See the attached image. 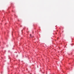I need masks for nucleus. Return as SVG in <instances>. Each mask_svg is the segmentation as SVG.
Wrapping results in <instances>:
<instances>
[{"label": "nucleus", "mask_w": 74, "mask_h": 74, "mask_svg": "<svg viewBox=\"0 0 74 74\" xmlns=\"http://www.w3.org/2000/svg\"><path fill=\"white\" fill-rule=\"evenodd\" d=\"M30 36H31V34H30Z\"/></svg>", "instance_id": "obj_1"}]
</instances>
